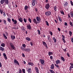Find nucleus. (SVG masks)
I'll return each mask as SVG.
<instances>
[{
	"mask_svg": "<svg viewBox=\"0 0 73 73\" xmlns=\"http://www.w3.org/2000/svg\"><path fill=\"white\" fill-rule=\"evenodd\" d=\"M58 17L59 19V21H60V22H62V20L61 18V17H60V16H59V15H58Z\"/></svg>",
	"mask_w": 73,
	"mask_h": 73,
	"instance_id": "obj_20",
	"label": "nucleus"
},
{
	"mask_svg": "<svg viewBox=\"0 0 73 73\" xmlns=\"http://www.w3.org/2000/svg\"><path fill=\"white\" fill-rule=\"evenodd\" d=\"M36 2H33V1H32V5L33 6H35V4H36Z\"/></svg>",
	"mask_w": 73,
	"mask_h": 73,
	"instance_id": "obj_29",
	"label": "nucleus"
},
{
	"mask_svg": "<svg viewBox=\"0 0 73 73\" xmlns=\"http://www.w3.org/2000/svg\"><path fill=\"white\" fill-rule=\"evenodd\" d=\"M71 41L72 42H73V38H71Z\"/></svg>",
	"mask_w": 73,
	"mask_h": 73,
	"instance_id": "obj_64",
	"label": "nucleus"
},
{
	"mask_svg": "<svg viewBox=\"0 0 73 73\" xmlns=\"http://www.w3.org/2000/svg\"><path fill=\"white\" fill-rule=\"evenodd\" d=\"M19 72H17V73H23V71H22L21 69H19Z\"/></svg>",
	"mask_w": 73,
	"mask_h": 73,
	"instance_id": "obj_37",
	"label": "nucleus"
},
{
	"mask_svg": "<svg viewBox=\"0 0 73 73\" xmlns=\"http://www.w3.org/2000/svg\"><path fill=\"white\" fill-rule=\"evenodd\" d=\"M52 40H54V42L55 43H56V41H57V40L55 37H53L52 38Z\"/></svg>",
	"mask_w": 73,
	"mask_h": 73,
	"instance_id": "obj_26",
	"label": "nucleus"
},
{
	"mask_svg": "<svg viewBox=\"0 0 73 73\" xmlns=\"http://www.w3.org/2000/svg\"><path fill=\"white\" fill-rule=\"evenodd\" d=\"M50 35H48L47 36V39L48 40H49V42H50V41H51V38H50Z\"/></svg>",
	"mask_w": 73,
	"mask_h": 73,
	"instance_id": "obj_18",
	"label": "nucleus"
},
{
	"mask_svg": "<svg viewBox=\"0 0 73 73\" xmlns=\"http://www.w3.org/2000/svg\"><path fill=\"white\" fill-rule=\"evenodd\" d=\"M3 57L5 58V60H7V59H8V58H7V55H6V54H5V53H3Z\"/></svg>",
	"mask_w": 73,
	"mask_h": 73,
	"instance_id": "obj_16",
	"label": "nucleus"
},
{
	"mask_svg": "<svg viewBox=\"0 0 73 73\" xmlns=\"http://www.w3.org/2000/svg\"><path fill=\"white\" fill-rule=\"evenodd\" d=\"M61 58L62 61H65V59L64 58V57L61 56Z\"/></svg>",
	"mask_w": 73,
	"mask_h": 73,
	"instance_id": "obj_38",
	"label": "nucleus"
},
{
	"mask_svg": "<svg viewBox=\"0 0 73 73\" xmlns=\"http://www.w3.org/2000/svg\"><path fill=\"white\" fill-rule=\"evenodd\" d=\"M12 21L13 22V24H17V21L16 20H14V19H12Z\"/></svg>",
	"mask_w": 73,
	"mask_h": 73,
	"instance_id": "obj_15",
	"label": "nucleus"
},
{
	"mask_svg": "<svg viewBox=\"0 0 73 73\" xmlns=\"http://www.w3.org/2000/svg\"><path fill=\"white\" fill-rule=\"evenodd\" d=\"M62 40H65V36H64L63 35H62Z\"/></svg>",
	"mask_w": 73,
	"mask_h": 73,
	"instance_id": "obj_44",
	"label": "nucleus"
},
{
	"mask_svg": "<svg viewBox=\"0 0 73 73\" xmlns=\"http://www.w3.org/2000/svg\"><path fill=\"white\" fill-rule=\"evenodd\" d=\"M22 72L23 73H25V69H22Z\"/></svg>",
	"mask_w": 73,
	"mask_h": 73,
	"instance_id": "obj_47",
	"label": "nucleus"
},
{
	"mask_svg": "<svg viewBox=\"0 0 73 73\" xmlns=\"http://www.w3.org/2000/svg\"><path fill=\"white\" fill-rule=\"evenodd\" d=\"M35 71L37 73H39V71L38 70V68L37 67H35Z\"/></svg>",
	"mask_w": 73,
	"mask_h": 73,
	"instance_id": "obj_21",
	"label": "nucleus"
},
{
	"mask_svg": "<svg viewBox=\"0 0 73 73\" xmlns=\"http://www.w3.org/2000/svg\"><path fill=\"white\" fill-rule=\"evenodd\" d=\"M70 64L71 66L70 67L69 70L70 72H71V70H72V66H73V63H70Z\"/></svg>",
	"mask_w": 73,
	"mask_h": 73,
	"instance_id": "obj_10",
	"label": "nucleus"
},
{
	"mask_svg": "<svg viewBox=\"0 0 73 73\" xmlns=\"http://www.w3.org/2000/svg\"><path fill=\"white\" fill-rule=\"evenodd\" d=\"M3 16H4V17H5L6 16V14H5V12H3Z\"/></svg>",
	"mask_w": 73,
	"mask_h": 73,
	"instance_id": "obj_55",
	"label": "nucleus"
},
{
	"mask_svg": "<svg viewBox=\"0 0 73 73\" xmlns=\"http://www.w3.org/2000/svg\"><path fill=\"white\" fill-rule=\"evenodd\" d=\"M55 65L56 66V68H59V66H58V64H55Z\"/></svg>",
	"mask_w": 73,
	"mask_h": 73,
	"instance_id": "obj_54",
	"label": "nucleus"
},
{
	"mask_svg": "<svg viewBox=\"0 0 73 73\" xmlns=\"http://www.w3.org/2000/svg\"><path fill=\"white\" fill-rule=\"evenodd\" d=\"M39 60H40V61L41 64H42V65H43L44 66V65H45V61H44V60H43L42 59H40Z\"/></svg>",
	"mask_w": 73,
	"mask_h": 73,
	"instance_id": "obj_7",
	"label": "nucleus"
},
{
	"mask_svg": "<svg viewBox=\"0 0 73 73\" xmlns=\"http://www.w3.org/2000/svg\"><path fill=\"white\" fill-rule=\"evenodd\" d=\"M50 7V5H49V4L47 3L46 5L45 6V8L46 9H49V8Z\"/></svg>",
	"mask_w": 73,
	"mask_h": 73,
	"instance_id": "obj_8",
	"label": "nucleus"
},
{
	"mask_svg": "<svg viewBox=\"0 0 73 73\" xmlns=\"http://www.w3.org/2000/svg\"><path fill=\"white\" fill-rule=\"evenodd\" d=\"M64 25H65V26H67V25H68V24L67 23L65 22L64 23Z\"/></svg>",
	"mask_w": 73,
	"mask_h": 73,
	"instance_id": "obj_62",
	"label": "nucleus"
},
{
	"mask_svg": "<svg viewBox=\"0 0 73 73\" xmlns=\"http://www.w3.org/2000/svg\"><path fill=\"white\" fill-rule=\"evenodd\" d=\"M3 37L4 38H5V39H6V40H7L8 38H7V37L6 35H5V34H3Z\"/></svg>",
	"mask_w": 73,
	"mask_h": 73,
	"instance_id": "obj_33",
	"label": "nucleus"
},
{
	"mask_svg": "<svg viewBox=\"0 0 73 73\" xmlns=\"http://www.w3.org/2000/svg\"><path fill=\"white\" fill-rule=\"evenodd\" d=\"M10 45L11 47L14 50H15V49H16V48H15V46L13 45V43L11 42L10 43Z\"/></svg>",
	"mask_w": 73,
	"mask_h": 73,
	"instance_id": "obj_3",
	"label": "nucleus"
},
{
	"mask_svg": "<svg viewBox=\"0 0 73 73\" xmlns=\"http://www.w3.org/2000/svg\"><path fill=\"white\" fill-rule=\"evenodd\" d=\"M70 15H71V17H73V12H72L70 13Z\"/></svg>",
	"mask_w": 73,
	"mask_h": 73,
	"instance_id": "obj_42",
	"label": "nucleus"
},
{
	"mask_svg": "<svg viewBox=\"0 0 73 73\" xmlns=\"http://www.w3.org/2000/svg\"><path fill=\"white\" fill-rule=\"evenodd\" d=\"M66 48H65V49H63V50L64 52H67V50H66Z\"/></svg>",
	"mask_w": 73,
	"mask_h": 73,
	"instance_id": "obj_56",
	"label": "nucleus"
},
{
	"mask_svg": "<svg viewBox=\"0 0 73 73\" xmlns=\"http://www.w3.org/2000/svg\"><path fill=\"white\" fill-rule=\"evenodd\" d=\"M27 28L28 29H29V30H31V29H32V28H31V25H30V24L27 25Z\"/></svg>",
	"mask_w": 73,
	"mask_h": 73,
	"instance_id": "obj_11",
	"label": "nucleus"
},
{
	"mask_svg": "<svg viewBox=\"0 0 73 73\" xmlns=\"http://www.w3.org/2000/svg\"><path fill=\"white\" fill-rule=\"evenodd\" d=\"M1 45V46H2V47H4L5 46V44L4 43H2Z\"/></svg>",
	"mask_w": 73,
	"mask_h": 73,
	"instance_id": "obj_31",
	"label": "nucleus"
},
{
	"mask_svg": "<svg viewBox=\"0 0 73 73\" xmlns=\"http://www.w3.org/2000/svg\"><path fill=\"white\" fill-rule=\"evenodd\" d=\"M37 31L38 33V34L39 35L41 34V33H40V30L38 29L37 30Z\"/></svg>",
	"mask_w": 73,
	"mask_h": 73,
	"instance_id": "obj_41",
	"label": "nucleus"
},
{
	"mask_svg": "<svg viewBox=\"0 0 73 73\" xmlns=\"http://www.w3.org/2000/svg\"><path fill=\"white\" fill-rule=\"evenodd\" d=\"M61 63V61L60 60H57L56 61V65H58V64H60Z\"/></svg>",
	"mask_w": 73,
	"mask_h": 73,
	"instance_id": "obj_14",
	"label": "nucleus"
},
{
	"mask_svg": "<svg viewBox=\"0 0 73 73\" xmlns=\"http://www.w3.org/2000/svg\"><path fill=\"white\" fill-rule=\"evenodd\" d=\"M23 20L25 23H27V19H25L24 18Z\"/></svg>",
	"mask_w": 73,
	"mask_h": 73,
	"instance_id": "obj_57",
	"label": "nucleus"
},
{
	"mask_svg": "<svg viewBox=\"0 0 73 73\" xmlns=\"http://www.w3.org/2000/svg\"><path fill=\"white\" fill-rule=\"evenodd\" d=\"M35 11H36V12H38V9H37V8H35Z\"/></svg>",
	"mask_w": 73,
	"mask_h": 73,
	"instance_id": "obj_63",
	"label": "nucleus"
},
{
	"mask_svg": "<svg viewBox=\"0 0 73 73\" xmlns=\"http://www.w3.org/2000/svg\"><path fill=\"white\" fill-rule=\"evenodd\" d=\"M67 55L68 57H70V55L69 54V53H67Z\"/></svg>",
	"mask_w": 73,
	"mask_h": 73,
	"instance_id": "obj_60",
	"label": "nucleus"
},
{
	"mask_svg": "<svg viewBox=\"0 0 73 73\" xmlns=\"http://www.w3.org/2000/svg\"><path fill=\"white\" fill-rule=\"evenodd\" d=\"M21 29L22 30H23V31H24V30H25V29H24V27L23 26L21 27Z\"/></svg>",
	"mask_w": 73,
	"mask_h": 73,
	"instance_id": "obj_58",
	"label": "nucleus"
},
{
	"mask_svg": "<svg viewBox=\"0 0 73 73\" xmlns=\"http://www.w3.org/2000/svg\"><path fill=\"white\" fill-rule=\"evenodd\" d=\"M70 4L72 6H73V2L71 0L70 1Z\"/></svg>",
	"mask_w": 73,
	"mask_h": 73,
	"instance_id": "obj_50",
	"label": "nucleus"
},
{
	"mask_svg": "<svg viewBox=\"0 0 73 73\" xmlns=\"http://www.w3.org/2000/svg\"><path fill=\"white\" fill-rule=\"evenodd\" d=\"M32 1L36 2L37 3V0H32Z\"/></svg>",
	"mask_w": 73,
	"mask_h": 73,
	"instance_id": "obj_61",
	"label": "nucleus"
},
{
	"mask_svg": "<svg viewBox=\"0 0 73 73\" xmlns=\"http://www.w3.org/2000/svg\"><path fill=\"white\" fill-rule=\"evenodd\" d=\"M49 33L50 35H51V36H52V35H53V33H52V32L51 31H50Z\"/></svg>",
	"mask_w": 73,
	"mask_h": 73,
	"instance_id": "obj_51",
	"label": "nucleus"
},
{
	"mask_svg": "<svg viewBox=\"0 0 73 73\" xmlns=\"http://www.w3.org/2000/svg\"><path fill=\"white\" fill-rule=\"evenodd\" d=\"M0 12L1 14V15H3V10L2 9H0Z\"/></svg>",
	"mask_w": 73,
	"mask_h": 73,
	"instance_id": "obj_39",
	"label": "nucleus"
},
{
	"mask_svg": "<svg viewBox=\"0 0 73 73\" xmlns=\"http://www.w3.org/2000/svg\"><path fill=\"white\" fill-rule=\"evenodd\" d=\"M7 21H8L10 23H11V19H10V18H7Z\"/></svg>",
	"mask_w": 73,
	"mask_h": 73,
	"instance_id": "obj_40",
	"label": "nucleus"
},
{
	"mask_svg": "<svg viewBox=\"0 0 73 73\" xmlns=\"http://www.w3.org/2000/svg\"><path fill=\"white\" fill-rule=\"evenodd\" d=\"M54 11L56 12L57 11V6H55L54 7Z\"/></svg>",
	"mask_w": 73,
	"mask_h": 73,
	"instance_id": "obj_28",
	"label": "nucleus"
},
{
	"mask_svg": "<svg viewBox=\"0 0 73 73\" xmlns=\"http://www.w3.org/2000/svg\"><path fill=\"white\" fill-rule=\"evenodd\" d=\"M43 44L44 45V46H45L47 45V44H46V42H45L44 41H42Z\"/></svg>",
	"mask_w": 73,
	"mask_h": 73,
	"instance_id": "obj_34",
	"label": "nucleus"
},
{
	"mask_svg": "<svg viewBox=\"0 0 73 73\" xmlns=\"http://www.w3.org/2000/svg\"><path fill=\"white\" fill-rule=\"evenodd\" d=\"M60 12L61 13V14H62V15H64V11L63 10H62L60 11Z\"/></svg>",
	"mask_w": 73,
	"mask_h": 73,
	"instance_id": "obj_35",
	"label": "nucleus"
},
{
	"mask_svg": "<svg viewBox=\"0 0 73 73\" xmlns=\"http://www.w3.org/2000/svg\"><path fill=\"white\" fill-rule=\"evenodd\" d=\"M36 21H37L38 23L39 24L40 21L41 20V18L40 17L37 16L36 17Z\"/></svg>",
	"mask_w": 73,
	"mask_h": 73,
	"instance_id": "obj_5",
	"label": "nucleus"
},
{
	"mask_svg": "<svg viewBox=\"0 0 73 73\" xmlns=\"http://www.w3.org/2000/svg\"><path fill=\"white\" fill-rule=\"evenodd\" d=\"M50 68L52 69H53L54 68V64H52Z\"/></svg>",
	"mask_w": 73,
	"mask_h": 73,
	"instance_id": "obj_22",
	"label": "nucleus"
},
{
	"mask_svg": "<svg viewBox=\"0 0 73 73\" xmlns=\"http://www.w3.org/2000/svg\"><path fill=\"white\" fill-rule=\"evenodd\" d=\"M49 72H50V73H55L54 72V71L52 70H51V69L49 70Z\"/></svg>",
	"mask_w": 73,
	"mask_h": 73,
	"instance_id": "obj_32",
	"label": "nucleus"
},
{
	"mask_svg": "<svg viewBox=\"0 0 73 73\" xmlns=\"http://www.w3.org/2000/svg\"><path fill=\"white\" fill-rule=\"evenodd\" d=\"M18 20L20 21V22L22 23V22L23 21V18H22L20 17V18L18 19Z\"/></svg>",
	"mask_w": 73,
	"mask_h": 73,
	"instance_id": "obj_19",
	"label": "nucleus"
},
{
	"mask_svg": "<svg viewBox=\"0 0 73 73\" xmlns=\"http://www.w3.org/2000/svg\"><path fill=\"white\" fill-rule=\"evenodd\" d=\"M46 25H47V26H49V23H48V21H46Z\"/></svg>",
	"mask_w": 73,
	"mask_h": 73,
	"instance_id": "obj_43",
	"label": "nucleus"
},
{
	"mask_svg": "<svg viewBox=\"0 0 73 73\" xmlns=\"http://www.w3.org/2000/svg\"><path fill=\"white\" fill-rule=\"evenodd\" d=\"M10 45L11 47L14 50H15V49H16V48H15V46L13 45V43L11 42L10 43Z\"/></svg>",
	"mask_w": 73,
	"mask_h": 73,
	"instance_id": "obj_4",
	"label": "nucleus"
},
{
	"mask_svg": "<svg viewBox=\"0 0 73 73\" xmlns=\"http://www.w3.org/2000/svg\"><path fill=\"white\" fill-rule=\"evenodd\" d=\"M30 51H31V49H30L29 48H27V52H30Z\"/></svg>",
	"mask_w": 73,
	"mask_h": 73,
	"instance_id": "obj_49",
	"label": "nucleus"
},
{
	"mask_svg": "<svg viewBox=\"0 0 73 73\" xmlns=\"http://www.w3.org/2000/svg\"><path fill=\"white\" fill-rule=\"evenodd\" d=\"M28 64L29 65H31V66H33V63L31 62H29Z\"/></svg>",
	"mask_w": 73,
	"mask_h": 73,
	"instance_id": "obj_27",
	"label": "nucleus"
},
{
	"mask_svg": "<svg viewBox=\"0 0 73 73\" xmlns=\"http://www.w3.org/2000/svg\"><path fill=\"white\" fill-rule=\"evenodd\" d=\"M28 20L30 23H32V20H31V19L30 18L28 19Z\"/></svg>",
	"mask_w": 73,
	"mask_h": 73,
	"instance_id": "obj_46",
	"label": "nucleus"
},
{
	"mask_svg": "<svg viewBox=\"0 0 73 73\" xmlns=\"http://www.w3.org/2000/svg\"><path fill=\"white\" fill-rule=\"evenodd\" d=\"M29 8H30V7L28 6L27 5H25L24 7V9L25 10V11H26V10H27V11H28V9Z\"/></svg>",
	"mask_w": 73,
	"mask_h": 73,
	"instance_id": "obj_12",
	"label": "nucleus"
},
{
	"mask_svg": "<svg viewBox=\"0 0 73 73\" xmlns=\"http://www.w3.org/2000/svg\"><path fill=\"white\" fill-rule=\"evenodd\" d=\"M33 21L34 22V24H37L38 23L35 18H34L33 19Z\"/></svg>",
	"mask_w": 73,
	"mask_h": 73,
	"instance_id": "obj_13",
	"label": "nucleus"
},
{
	"mask_svg": "<svg viewBox=\"0 0 73 73\" xmlns=\"http://www.w3.org/2000/svg\"><path fill=\"white\" fill-rule=\"evenodd\" d=\"M13 62L15 65H16L17 64L18 65H20V63H19V61H18L17 60L14 59Z\"/></svg>",
	"mask_w": 73,
	"mask_h": 73,
	"instance_id": "obj_2",
	"label": "nucleus"
},
{
	"mask_svg": "<svg viewBox=\"0 0 73 73\" xmlns=\"http://www.w3.org/2000/svg\"><path fill=\"white\" fill-rule=\"evenodd\" d=\"M11 38L12 40H15V39L16 38L15 36L13 35L12 34L11 35Z\"/></svg>",
	"mask_w": 73,
	"mask_h": 73,
	"instance_id": "obj_9",
	"label": "nucleus"
},
{
	"mask_svg": "<svg viewBox=\"0 0 73 73\" xmlns=\"http://www.w3.org/2000/svg\"><path fill=\"white\" fill-rule=\"evenodd\" d=\"M31 45L32 46H33V42H30Z\"/></svg>",
	"mask_w": 73,
	"mask_h": 73,
	"instance_id": "obj_52",
	"label": "nucleus"
},
{
	"mask_svg": "<svg viewBox=\"0 0 73 73\" xmlns=\"http://www.w3.org/2000/svg\"><path fill=\"white\" fill-rule=\"evenodd\" d=\"M69 34L70 36H72V35H73L72 34V31H69Z\"/></svg>",
	"mask_w": 73,
	"mask_h": 73,
	"instance_id": "obj_36",
	"label": "nucleus"
},
{
	"mask_svg": "<svg viewBox=\"0 0 73 73\" xmlns=\"http://www.w3.org/2000/svg\"><path fill=\"white\" fill-rule=\"evenodd\" d=\"M28 72V73H31L32 70H31V68H28V70L27 71Z\"/></svg>",
	"mask_w": 73,
	"mask_h": 73,
	"instance_id": "obj_17",
	"label": "nucleus"
},
{
	"mask_svg": "<svg viewBox=\"0 0 73 73\" xmlns=\"http://www.w3.org/2000/svg\"><path fill=\"white\" fill-rule=\"evenodd\" d=\"M51 13L50 11H46L45 12V15L47 16H50L51 15Z\"/></svg>",
	"mask_w": 73,
	"mask_h": 73,
	"instance_id": "obj_6",
	"label": "nucleus"
},
{
	"mask_svg": "<svg viewBox=\"0 0 73 73\" xmlns=\"http://www.w3.org/2000/svg\"><path fill=\"white\" fill-rule=\"evenodd\" d=\"M22 46H23V48H25L26 47V45H25V44H23L22 45Z\"/></svg>",
	"mask_w": 73,
	"mask_h": 73,
	"instance_id": "obj_48",
	"label": "nucleus"
},
{
	"mask_svg": "<svg viewBox=\"0 0 73 73\" xmlns=\"http://www.w3.org/2000/svg\"><path fill=\"white\" fill-rule=\"evenodd\" d=\"M3 23H4V24H6V23H7V21H5V20H3Z\"/></svg>",
	"mask_w": 73,
	"mask_h": 73,
	"instance_id": "obj_53",
	"label": "nucleus"
},
{
	"mask_svg": "<svg viewBox=\"0 0 73 73\" xmlns=\"http://www.w3.org/2000/svg\"><path fill=\"white\" fill-rule=\"evenodd\" d=\"M50 58L51 59V60H52V59H53V56H50Z\"/></svg>",
	"mask_w": 73,
	"mask_h": 73,
	"instance_id": "obj_59",
	"label": "nucleus"
},
{
	"mask_svg": "<svg viewBox=\"0 0 73 73\" xmlns=\"http://www.w3.org/2000/svg\"><path fill=\"white\" fill-rule=\"evenodd\" d=\"M69 24H70V25H71V27H73V24H72V22H70Z\"/></svg>",
	"mask_w": 73,
	"mask_h": 73,
	"instance_id": "obj_45",
	"label": "nucleus"
},
{
	"mask_svg": "<svg viewBox=\"0 0 73 73\" xmlns=\"http://www.w3.org/2000/svg\"><path fill=\"white\" fill-rule=\"evenodd\" d=\"M25 39L26 40H27V41H31V39L29 37H27L25 38Z\"/></svg>",
	"mask_w": 73,
	"mask_h": 73,
	"instance_id": "obj_23",
	"label": "nucleus"
},
{
	"mask_svg": "<svg viewBox=\"0 0 73 73\" xmlns=\"http://www.w3.org/2000/svg\"><path fill=\"white\" fill-rule=\"evenodd\" d=\"M1 4H3L4 5H8L9 8H10L11 5H9V0H1L0 1Z\"/></svg>",
	"mask_w": 73,
	"mask_h": 73,
	"instance_id": "obj_1",
	"label": "nucleus"
},
{
	"mask_svg": "<svg viewBox=\"0 0 73 73\" xmlns=\"http://www.w3.org/2000/svg\"><path fill=\"white\" fill-rule=\"evenodd\" d=\"M0 50L1 51H4V48L1 46H0Z\"/></svg>",
	"mask_w": 73,
	"mask_h": 73,
	"instance_id": "obj_25",
	"label": "nucleus"
},
{
	"mask_svg": "<svg viewBox=\"0 0 73 73\" xmlns=\"http://www.w3.org/2000/svg\"><path fill=\"white\" fill-rule=\"evenodd\" d=\"M53 53L52 52H48V54L49 56H51V55H53Z\"/></svg>",
	"mask_w": 73,
	"mask_h": 73,
	"instance_id": "obj_24",
	"label": "nucleus"
},
{
	"mask_svg": "<svg viewBox=\"0 0 73 73\" xmlns=\"http://www.w3.org/2000/svg\"><path fill=\"white\" fill-rule=\"evenodd\" d=\"M68 5V2H66V3H65L64 4V7H67Z\"/></svg>",
	"mask_w": 73,
	"mask_h": 73,
	"instance_id": "obj_30",
	"label": "nucleus"
}]
</instances>
